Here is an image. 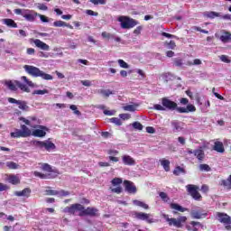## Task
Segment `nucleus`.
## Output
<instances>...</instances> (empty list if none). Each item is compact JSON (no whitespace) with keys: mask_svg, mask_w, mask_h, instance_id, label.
Instances as JSON below:
<instances>
[{"mask_svg":"<svg viewBox=\"0 0 231 231\" xmlns=\"http://www.w3.org/2000/svg\"><path fill=\"white\" fill-rule=\"evenodd\" d=\"M6 167H8V169H11V170H16V169H19V164H17L16 162H7L5 163Z\"/></svg>","mask_w":231,"mask_h":231,"instance_id":"obj_34","label":"nucleus"},{"mask_svg":"<svg viewBox=\"0 0 231 231\" xmlns=\"http://www.w3.org/2000/svg\"><path fill=\"white\" fill-rule=\"evenodd\" d=\"M98 93H100V95H103L106 97H109L110 95H113V91L109 89H100L98 90Z\"/></svg>","mask_w":231,"mask_h":231,"instance_id":"obj_40","label":"nucleus"},{"mask_svg":"<svg viewBox=\"0 0 231 231\" xmlns=\"http://www.w3.org/2000/svg\"><path fill=\"white\" fill-rule=\"evenodd\" d=\"M23 17L29 23H33V21L39 17V14L33 10L23 9Z\"/></svg>","mask_w":231,"mask_h":231,"instance_id":"obj_11","label":"nucleus"},{"mask_svg":"<svg viewBox=\"0 0 231 231\" xmlns=\"http://www.w3.org/2000/svg\"><path fill=\"white\" fill-rule=\"evenodd\" d=\"M132 126L134 129H136L137 131H142L143 129V125H142L140 122L136 121L132 124Z\"/></svg>","mask_w":231,"mask_h":231,"instance_id":"obj_37","label":"nucleus"},{"mask_svg":"<svg viewBox=\"0 0 231 231\" xmlns=\"http://www.w3.org/2000/svg\"><path fill=\"white\" fill-rule=\"evenodd\" d=\"M34 176H36V178H41V180H48V176L50 175H46L44 173L39 172V171H34Z\"/></svg>","mask_w":231,"mask_h":231,"instance_id":"obj_45","label":"nucleus"},{"mask_svg":"<svg viewBox=\"0 0 231 231\" xmlns=\"http://www.w3.org/2000/svg\"><path fill=\"white\" fill-rule=\"evenodd\" d=\"M142 30H143V25L137 26V27L134 30V35H140V33H142Z\"/></svg>","mask_w":231,"mask_h":231,"instance_id":"obj_54","label":"nucleus"},{"mask_svg":"<svg viewBox=\"0 0 231 231\" xmlns=\"http://www.w3.org/2000/svg\"><path fill=\"white\" fill-rule=\"evenodd\" d=\"M119 118L122 120H129L131 118V116L129 114H120Z\"/></svg>","mask_w":231,"mask_h":231,"instance_id":"obj_60","label":"nucleus"},{"mask_svg":"<svg viewBox=\"0 0 231 231\" xmlns=\"http://www.w3.org/2000/svg\"><path fill=\"white\" fill-rule=\"evenodd\" d=\"M220 60L222 62H226V64H230V62H231L230 59H228V56H226V55H221Z\"/></svg>","mask_w":231,"mask_h":231,"instance_id":"obj_55","label":"nucleus"},{"mask_svg":"<svg viewBox=\"0 0 231 231\" xmlns=\"http://www.w3.org/2000/svg\"><path fill=\"white\" fill-rule=\"evenodd\" d=\"M173 64L177 67V68H181V66H183V60H181V58H175L173 60Z\"/></svg>","mask_w":231,"mask_h":231,"instance_id":"obj_38","label":"nucleus"},{"mask_svg":"<svg viewBox=\"0 0 231 231\" xmlns=\"http://www.w3.org/2000/svg\"><path fill=\"white\" fill-rule=\"evenodd\" d=\"M19 120L21 122H23L25 125H29L30 127H33L34 129L37 127V125H32V122L29 119H26L24 117H19Z\"/></svg>","mask_w":231,"mask_h":231,"instance_id":"obj_41","label":"nucleus"},{"mask_svg":"<svg viewBox=\"0 0 231 231\" xmlns=\"http://www.w3.org/2000/svg\"><path fill=\"white\" fill-rule=\"evenodd\" d=\"M136 107H138V105H126L123 107L125 111H130L131 113H134L136 111Z\"/></svg>","mask_w":231,"mask_h":231,"instance_id":"obj_32","label":"nucleus"},{"mask_svg":"<svg viewBox=\"0 0 231 231\" xmlns=\"http://www.w3.org/2000/svg\"><path fill=\"white\" fill-rule=\"evenodd\" d=\"M8 102L9 104H16L18 106V109L23 112H28L30 111V106H28V102L24 100H17L14 97H8Z\"/></svg>","mask_w":231,"mask_h":231,"instance_id":"obj_10","label":"nucleus"},{"mask_svg":"<svg viewBox=\"0 0 231 231\" xmlns=\"http://www.w3.org/2000/svg\"><path fill=\"white\" fill-rule=\"evenodd\" d=\"M4 23H5L9 28H17V23L10 18L4 19Z\"/></svg>","mask_w":231,"mask_h":231,"instance_id":"obj_29","label":"nucleus"},{"mask_svg":"<svg viewBox=\"0 0 231 231\" xmlns=\"http://www.w3.org/2000/svg\"><path fill=\"white\" fill-rule=\"evenodd\" d=\"M8 182L12 185H19V183H21V179H19V176L17 175H9Z\"/></svg>","mask_w":231,"mask_h":231,"instance_id":"obj_25","label":"nucleus"},{"mask_svg":"<svg viewBox=\"0 0 231 231\" xmlns=\"http://www.w3.org/2000/svg\"><path fill=\"white\" fill-rule=\"evenodd\" d=\"M38 17H40L42 23H50V20L44 14H38Z\"/></svg>","mask_w":231,"mask_h":231,"instance_id":"obj_59","label":"nucleus"},{"mask_svg":"<svg viewBox=\"0 0 231 231\" xmlns=\"http://www.w3.org/2000/svg\"><path fill=\"white\" fill-rule=\"evenodd\" d=\"M187 192L191 196L195 201H201V199L203 198L201 194L199 193V187L194 184H189L186 186Z\"/></svg>","mask_w":231,"mask_h":231,"instance_id":"obj_8","label":"nucleus"},{"mask_svg":"<svg viewBox=\"0 0 231 231\" xmlns=\"http://www.w3.org/2000/svg\"><path fill=\"white\" fill-rule=\"evenodd\" d=\"M118 23L121 24L123 30H131L139 24L138 21L129 17V16H119L117 18Z\"/></svg>","mask_w":231,"mask_h":231,"instance_id":"obj_4","label":"nucleus"},{"mask_svg":"<svg viewBox=\"0 0 231 231\" xmlns=\"http://www.w3.org/2000/svg\"><path fill=\"white\" fill-rule=\"evenodd\" d=\"M109 122L115 124L116 125H122V120L118 117H112L109 119Z\"/></svg>","mask_w":231,"mask_h":231,"instance_id":"obj_48","label":"nucleus"},{"mask_svg":"<svg viewBox=\"0 0 231 231\" xmlns=\"http://www.w3.org/2000/svg\"><path fill=\"white\" fill-rule=\"evenodd\" d=\"M53 26H55V28H61L66 26L67 28H69L70 30H73V25L69 24V23H66V22L64 21H55L53 23Z\"/></svg>","mask_w":231,"mask_h":231,"instance_id":"obj_22","label":"nucleus"},{"mask_svg":"<svg viewBox=\"0 0 231 231\" xmlns=\"http://www.w3.org/2000/svg\"><path fill=\"white\" fill-rule=\"evenodd\" d=\"M117 62H118L120 68H125V69L129 68V65L124 60H118Z\"/></svg>","mask_w":231,"mask_h":231,"instance_id":"obj_56","label":"nucleus"},{"mask_svg":"<svg viewBox=\"0 0 231 231\" xmlns=\"http://www.w3.org/2000/svg\"><path fill=\"white\" fill-rule=\"evenodd\" d=\"M32 145L38 149H45V151H55L57 146L51 141H32Z\"/></svg>","mask_w":231,"mask_h":231,"instance_id":"obj_6","label":"nucleus"},{"mask_svg":"<svg viewBox=\"0 0 231 231\" xmlns=\"http://www.w3.org/2000/svg\"><path fill=\"white\" fill-rule=\"evenodd\" d=\"M133 203H134V205H135L136 207H141V208H144V210H149V205H147V204L144 203L143 201L134 200Z\"/></svg>","mask_w":231,"mask_h":231,"instance_id":"obj_31","label":"nucleus"},{"mask_svg":"<svg viewBox=\"0 0 231 231\" xmlns=\"http://www.w3.org/2000/svg\"><path fill=\"white\" fill-rule=\"evenodd\" d=\"M21 129H16L15 132L11 133L12 138H28L32 136V130L26 126V125H21Z\"/></svg>","mask_w":231,"mask_h":231,"instance_id":"obj_7","label":"nucleus"},{"mask_svg":"<svg viewBox=\"0 0 231 231\" xmlns=\"http://www.w3.org/2000/svg\"><path fill=\"white\" fill-rule=\"evenodd\" d=\"M69 109H71V111H74V115H77L78 116H80V115H82V113H80V111L77 108V106L75 105H70Z\"/></svg>","mask_w":231,"mask_h":231,"instance_id":"obj_50","label":"nucleus"},{"mask_svg":"<svg viewBox=\"0 0 231 231\" xmlns=\"http://www.w3.org/2000/svg\"><path fill=\"white\" fill-rule=\"evenodd\" d=\"M219 40L224 43L230 42L231 33L229 32H224L223 34L219 37Z\"/></svg>","mask_w":231,"mask_h":231,"instance_id":"obj_26","label":"nucleus"},{"mask_svg":"<svg viewBox=\"0 0 231 231\" xmlns=\"http://www.w3.org/2000/svg\"><path fill=\"white\" fill-rule=\"evenodd\" d=\"M207 17L209 19H216V17H221V14L217 12L211 11L207 14Z\"/></svg>","mask_w":231,"mask_h":231,"instance_id":"obj_36","label":"nucleus"},{"mask_svg":"<svg viewBox=\"0 0 231 231\" xmlns=\"http://www.w3.org/2000/svg\"><path fill=\"white\" fill-rule=\"evenodd\" d=\"M162 104L163 107L169 109V111H177V113H195L196 106L192 104L187 105V107L178 106V104L167 97L162 98Z\"/></svg>","mask_w":231,"mask_h":231,"instance_id":"obj_2","label":"nucleus"},{"mask_svg":"<svg viewBox=\"0 0 231 231\" xmlns=\"http://www.w3.org/2000/svg\"><path fill=\"white\" fill-rule=\"evenodd\" d=\"M48 94V89H43V90H34L32 92V95H46Z\"/></svg>","mask_w":231,"mask_h":231,"instance_id":"obj_57","label":"nucleus"},{"mask_svg":"<svg viewBox=\"0 0 231 231\" xmlns=\"http://www.w3.org/2000/svg\"><path fill=\"white\" fill-rule=\"evenodd\" d=\"M213 150L216 151L217 152H225V146L221 142L217 141L214 143Z\"/></svg>","mask_w":231,"mask_h":231,"instance_id":"obj_24","label":"nucleus"},{"mask_svg":"<svg viewBox=\"0 0 231 231\" xmlns=\"http://www.w3.org/2000/svg\"><path fill=\"white\" fill-rule=\"evenodd\" d=\"M42 171H46V172H53V169L48 163L42 164Z\"/></svg>","mask_w":231,"mask_h":231,"instance_id":"obj_49","label":"nucleus"},{"mask_svg":"<svg viewBox=\"0 0 231 231\" xmlns=\"http://www.w3.org/2000/svg\"><path fill=\"white\" fill-rule=\"evenodd\" d=\"M194 156L200 162L205 160V151L203 150V146H199V149L194 150Z\"/></svg>","mask_w":231,"mask_h":231,"instance_id":"obj_18","label":"nucleus"},{"mask_svg":"<svg viewBox=\"0 0 231 231\" xmlns=\"http://www.w3.org/2000/svg\"><path fill=\"white\" fill-rule=\"evenodd\" d=\"M173 174L175 176H180V174H185V169L181 168L180 166H177L173 171Z\"/></svg>","mask_w":231,"mask_h":231,"instance_id":"obj_33","label":"nucleus"},{"mask_svg":"<svg viewBox=\"0 0 231 231\" xmlns=\"http://www.w3.org/2000/svg\"><path fill=\"white\" fill-rule=\"evenodd\" d=\"M64 212H67L71 216H75L76 212H79L80 217H84V216L97 217V216H98V209L97 208L88 207L86 208L79 203L72 204L69 207H66Z\"/></svg>","mask_w":231,"mask_h":231,"instance_id":"obj_1","label":"nucleus"},{"mask_svg":"<svg viewBox=\"0 0 231 231\" xmlns=\"http://www.w3.org/2000/svg\"><path fill=\"white\" fill-rule=\"evenodd\" d=\"M31 194H32V189L30 188H25L22 191L14 192V196H17L18 198H21V197L30 198Z\"/></svg>","mask_w":231,"mask_h":231,"instance_id":"obj_20","label":"nucleus"},{"mask_svg":"<svg viewBox=\"0 0 231 231\" xmlns=\"http://www.w3.org/2000/svg\"><path fill=\"white\" fill-rule=\"evenodd\" d=\"M204 226L200 222L191 221L189 225L186 226V229L188 231H199V228H204Z\"/></svg>","mask_w":231,"mask_h":231,"instance_id":"obj_16","label":"nucleus"},{"mask_svg":"<svg viewBox=\"0 0 231 231\" xmlns=\"http://www.w3.org/2000/svg\"><path fill=\"white\" fill-rule=\"evenodd\" d=\"M22 80L27 84V86H30V88H33V82L30 81L26 76L22 77Z\"/></svg>","mask_w":231,"mask_h":231,"instance_id":"obj_52","label":"nucleus"},{"mask_svg":"<svg viewBox=\"0 0 231 231\" xmlns=\"http://www.w3.org/2000/svg\"><path fill=\"white\" fill-rule=\"evenodd\" d=\"M39 129H35L32 132V136H36V138H44L46 136V132L48 131V127L44 125H39Z\"/></svg>","mask_w":231,"mask_h":231,"instance_id":"obj_15","label":"nucleus"},{"mask_svg":"<svg viewBox=\"0 0 231 231\" xmlns=\"http://www.w3.org/2000/svg\"><path fill=\"white\" fill-rule=\"evenodd\" d=\"M220 185H222V187H226V189H227V190L231 189V185H230V182L228 181V180H222L220 182Z\"/></svg>","mask_w":231,"mask_h":231,"instance_id":"obj_47","label":"nucleus"},{"mask_svg":"<svg viewBox=\"0 0 231 231\" xmlns=\"http://www.w3.org/2000/svg\"><path fill=\"white\" fill-rule=\"evenodd\" d=\"M170 208H171L172 210H177L178 212H187V210H189L187 208H183L177 203H171Z\"/></svg>","mask_w":231,"mask_h":231,"instance_id":"obj_23","label":"nucleus"},{"mask_svg":"<svg viewBox=\"0 0 231 231\" xmlns=\"http://www.w3.org/2000/svg\"><path fill=\"white\" fill-rule=\"evenodd\" d=\"M125 190L128 192V194H136L137 189L134 183L131 180H124Z\"/></svg>","mask_w":231,"mask_h":231,"instance_id":"obj_13","label":"nucleus"},{"mask_svg":"<svg viewBox=\"0 0 231 231\" xmlns=\"http://www.w3.org/2000/svg\"><path fill=\"white\" fill-rule=\"evenodd\" d=\"M199 169L201 171H206V172H210L211 171L210 166H208V164H200Z\"/></svg>","mask_w":231,"mask_h":231,"instance_id":"obj_51","label":"nucleus"},{"mask_svg":"<svg viewBox=\"0 0 231 231\" xmlns=\"http://www.w3.org/2000/svg\"><path fill=\"white\" fill-rule=\"evenodd\" d=\"M134 217L139 219L140 221H146V223L151 224L154 223V219L151 218V214H147L144 212H135Z\"/></svg>","mask_w":231,"mask_h":231,"instance_id":"obj_12","label":"nucleus"},{"mask_svg":"<svg viewBox=\"0 0 231 231\" xmlns=\"http://www.w3.org/2000/svg\"><path fill=\"white\" fill-rule=\"evenodd\" d=\"M92 5H106V0H89Z\"/></svg>","mask_w":231,"mask_h":231,"instance_id":"obj_58","label":"nucleus"},{"mask_svg":"<svg viewBox=\"0 0 231 231\" xmlns=\"http://www.w3.org/2000/svg\"><path fill=\"white\" fill-rule=\"evenodd\" d=\"M15 84L17 88H19V89H21L22 91H24L25 93H30V88H28V86L21 83V81H15Z\"/></svg>","mask_w":231,"mask_h":231,"instance_id":"obj_30","label":"nucleus"},{"mask_svg":"<svg viewBox=\"0 0 231 231\" xmlns=\"http://www.w3.org/2000/svg\"><path fill=\"white\" fill-rule=\"evenodd\" d=\"M165 46H166V48H168V50H175V48H176V42L170 41V42H165Z\"/></svg>","mask_w":231,"mask_h":231,"instance_id":"obj_42","label":"nucleus"},{"mask_svg":"<svg viewBox=\"0 0 231 231\" xmlns=\"http://www.w3.org/2000/svg\"><path fill=\"white\" fill-rule=\"evenodd\" d=\"M154 109H156V111H165V107H163L162 105L160 104H156L153 106Z\"/></svg>","mask_w":231,"mask_h":231,"instance_id":"obj_62","label":"nucleus"},{"mask_svg":"<svg viewBox=\"0 0 231 231\" xmlns=\"http://www.w3.org/2000/svg\"><path fill=\"white\" fill-rule=\"evenodd\" d=\"M171 125H172L174 131H181V126L180 125V123L172 122Z\"/></svg>","mask_w":231,"mask_h":231,"instance_id":"obj_53","label":"nucleus"},{"mask_svg":"<svg viewBox=\"0 0 231 231\" xmlns=\"http://www.w3.org/2000/svg\"><path fill=\"white\" fill-rule=\"evenodd\" d=\"M5 86L10 89V91H17V85L14 83L12 80H6L5 82Z\"/></svg>","mask_w":231,"mask_h":231,"instance_id":"obj_28","label":"nucleus"},{"mask_svg":"<svg viewBox=\"0 0 231 231\" xmlns=\"http://www.w3.org/2000/svg\"><path fill=\"white\" fill-rule=\"evenodd\" d=\"M200 64H201V60L199 59H195L193 62L191 61L187 62V66H200Z\"/></svg>","mask_w":231,"mask_h":231,"instance_id":"obj_44","label":"nucleus"},{"mask_svg":"<svg viewBox=\"0 0 231 231\" xmlns=\"http://www.w3.org/2000/svg\"><path fill=\"white\" fill-rule=\"evenodd\" d=\"M59 190L46 189L45 196H59Z\"/></svg>","mask_w":231,"mask_h":231,"instance_id":"obj_39","label":"nucleus"},{"mask_svg":"<svg viewBox=\"0 0 231 231\" xmlns=\"http://www.w3.org/2000/svg\"><path fill=\"white\" fill-rule=\"evenodd\" d=\"M159 196L161 198V199H162V201H164V203H167L169 201V199H171L169 198V196L167 195V193L162 191L159 193Z\"/></svg>","mask_w":231,"mask_h":231,"instance_id":"obj_43","label":"nucleus"},{"mask_svg":"<svg viewBox=\"0 0 231 231\" xmlns=\"http://www.w3.org/2000/svg\"><path fill=\"white\" fill-rule=\"evenodd\" d=\"M60 193V196H61V197H63V198H65L66 196H69V191H66V190H64V189H61V190H60L59 191Z\"/></svg>","mask_w":231,"mask_h":231,"instance_id":"obj_64","label":"nucleus"},{"mask_svg":"<svg viewBox=\"0 0 231 231\" xmlns=\"http://www.w3.org/2000/svg\"><path fill=\"white\" fill-rule=\"evenodd\" d=\"M8 189H10L8 185L0 182V192H4V190H8Z\"/></svg>","mask_w":231,"mask_h":231,"instance_id":"obj_61","label":"nucleus"},{"mask_svg":"<svg viewBox=\"0 0 231 231\" xmlns=\"http://www.w3.org/2000/svg\"><path fill=\"white\" fill-rule=\"evenodd\" d=\"M86 14H87L88 15H94L95 17L98 16V13H97V12H95V11H93V10H87V11H86Z\"/></svg>","mask_w":231,"mask_h":231,"instance_id":"obj_63","label":"nucleus"},{"mask_svg":"<svg viewBox=\"0 0 231 231\" xmlns=\"http://www.w3.org/2000/svg\"><path fill=\"white\" fill-rule=\"evenodd\" d=\"M33 43L35 44L36 48H40V50H43L44 51H50V45L39 39L33 40Z\"/></svg>","mask_w":231,"mask_h":231,"instance_id":"obj_19","label":"nucleus"},{"mask_svg":"<svg viewBox=\"0 0 231 231\" xmlns=\"http://www.w3.org/2000/svg\"><path fill=\"white\" fill-rule=\"evenodd\" d=\"M122 160L124 165L133 166L136 164V161H134L130 155H123Z\"/></svg>","mask_w":231,"mask_h":231,"instance_id":"obj_21","label":"nucleus"},{"mask_svg":"<svg viewBox=\"0 0 231 231\" xmlns=\"http://www.w3.org/2000/svg\"><path fill=\"white\" fill-rule=\"evenodd\" d=\"M217 219L219 223H222V225L225 226L226 230L230 231L231 230V217L226 213H217Z\"/></svg>","mask_w":231,"mask_h":231,"instance_id":"obj_9","label":"nucleus"},{"mask_svg":"<svg viewBox=\"0 0 231 231\" xmlns=\"http://www.w3.org/2000/svg\"><path fill=\"white\" fill-rule=\"evenodd\" d=\"M164 218L168 222L170 226H176V228H181L183 226V223H187V217L181 216L177 218L175 217H169V215H164Z\"/></svg>","mask_w":231,"mask_h":231,"instance_id":"obj_5","label":"nucleus"},{"mask_svg":"<svg viewBox=\"0 0 231 231\" xmlns=\"http://www.w3.org/2000/svg\"><path fill=\"white\" fill-rule=\"evenodd\" d=\"M122 181L121 178H115L111 180L112 185L116 187L111 189L112 192H115L116 194H122V187L118 186L122 185Z\"/></svg>","mask_w":231,"mask_h":231,"instance_id":"obj_14","label":"nucleus"},{"mask_svg":"<svg viewBox=\"0 0 231 231\" xmlns=\"http://www.w3.org/2000/svg\"><path fill=\"white\" fill-rule=\"evenodd\" d=\"M101 37H103V39H115V34H111V33H109V32H103L102 33H101Z\"/></svg>","mask_w":231,"mask_h":231,"instance_id":"obj_46","label":"nucleus"},{"mask_svg":"<svg viewBox=\"0 0 231 231\" xmlns=\"http://www.w3.org/2000/svg\"><path fill=\"white\" fill-rule=\"evenodd\" d=\"M207 17L209 19H216V17H221V14L217 12L211 11L207 14Z\"/></svg>","mask_w":231,"mask_h":231,"instance_id":"obj_35","label":"nucleus"},{"mask_svg":"<svg viewBox=\"0 0 231 231\" xmlns=\"http://www.w3.org/2000/svg\"><path fill=\"white\" fill-rule=\"evenodd\" d=\"M190 216L193 219H203L208 216V213H203L200 209L192 210Z\"/></svg>","mask_w":231,"mask_h":231,"instance_id":"obj_17","label":"nucleus"},{"mask_svg":"<svg viewBox=\"0 0 231 231\" xmlns=\"http://www.w3.org/2000/svg\"><path fill=\"white\" fill-rule=\"evenodd\" d=\"M161 165L163 167L166 172L171 171V162L167 159H163L161 161Z\"/></svg>","mask_w":231,"mask_h":231,"instance_id":"obj_27","label":"nucleus"},{"mask_svg":"<svg viewBox=\"0 0 231 231\" xmlns=\"http://www.w3.org/2000/svg\"><path fill=\"white\" fill-rule=\"evenodd\" d=\"M23 69H25L26 73H28V75H31V77H41L42 79H43V80H53V76L46 74L44 71L41 70V69L35 66L24 65Z\"/></svg>","mask_w":231,"mask_h":231,"instance_id":"obj_3","label":"nucleus"}]
</instances>
